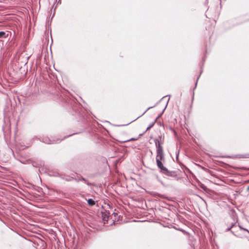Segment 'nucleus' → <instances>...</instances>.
Returning <instances> with one entry per match:
<instances>
[{
    "label": "nucleus",
    "mask_w": 249,
    "mask_h": 249,
    "mask_svg": "<svg viewBox=\"0 0 249 249\" xmlns=\"http://www.w3.org/2000/svg\"><path fill=\"white\" fill-rule=\"evenodd\" d=\"M156 162L160 172L169 177H177V175L175 171L168 170L162 163L161 161L164 160L163 150H156Z\"/></svg>",
    "instance_id": "f257e3e1"
},
{
    "label": "nucleus",
    "mask_w": 249,
    "mask_h": 249,
    "mask_svg": "<svg viewBox=\"0 0 249 249\" xmlns=\"http://www.w3.org/2000/svg\"><path fill=\"white\" fill-rule=\"evenodd\" d=\"M164 141V136L160 135L154 140L156 150H163L162 145Z\"/></svg>",
    "instance_id": "7ed1b4c3"
},
{
    "label": "nucleus",
    "mask_w": 249,
    "mask_h": 249,
    "mask_svg": "<svg viewBox=\"0 0 249 249\" xmlns=\"http://www.w3.org/2000/svg\"><path fill=\"white\" fill-rule=\"evenodd\" d=\"M238 221L237 216L235 214H232L230 217H228L225 220V226L227 227L226 231H231V229L234 227Z\"/></svg>",
    "instance_id": "f03ea898"
},
{
    "label": "nucleus",
    "mask_w": 249,
    "mask_h": 249,
    "mask_svg": "<svg viewBox=\"0 0 249 249\" xmlns=\"http://www.w3.org/2000/svg\"><path fill=\"white\" fill-rule=\"evenodd\" d=\"M80 180L83 181H86V179L82 177L80 179Z\"/></svg>",
    "instance_id": "f8f14e48"
},
{
    "label": "nucleus",
    "mask_w": 249,
    "mask_h": 249,
    "mask_svg": "<svg viewBox=\"0 0 249 249\" xmlns=\"http://www.w3.org/2000/svg\"><path fill=\"white\" fill-rule=\"evenodd\" d=\"M240 228L241 229H242V230H244V231H248V232L249 233V231L247 229H245V228H241L240 226Z\"/></svg>",
    "instance_id": "9b49d317"
},
{
    "label": "nucleus",
    "mask_w": 249,
    "mask_h": 249,
    "mask_svg": "<svg viewBox=\"0 0 249 249\" xmlns=\"http://www.w3.org/2000/svg\"><path fill=\"white\" fill-rule=\"evenodd\" d=\"M142 115L139 116L138 117H137V118H136V119H134L133 120V122H134L135 121H136V120H137L138 118H139L140 117H141Z\"/></svg>",
    "instance_id": "a211bd4d"
},
{
    "label": "nucleus",
    "mask_w": 249,
    "mask_h": 249,
    "mask_svg": "<svg viewBox=\"0 0 249 249\" xmlns=\"http://www.w3.org/2000/svg\"><path fill=\"white\" fill-rule=\"evenodd\" d=\"M142 115L139 116L138 117H137V118H136V119H134L133 120V122H134L135 121H136V120H137L138 118H139L140 117H141Z\"/></svg>",
    "instance_id": "aec40b11"
},
{
    "label": "nucleus",
    "mask_w": 249,
    "mask_h": 249,
    "mask_svg": "<svg viewBox=\"0 0 249 249\" xmlns=\"http://www.w3.org/2000/svg\"><path fill=\"white\" fill-rule=\"evenodd\" d=\"M33 166H36V164H33Z\"/></svg>",
    "instance_id": "412c9836"
},
{
    "label": "nucleus",
    "mask_w": 249,
    "mask_h": 249,
    "mask_svg": "<svg viewBox=\"0 0 249 249\" xmlns=\"http://www.w3.org/2000/svg\"><path fill=\"white\" fill-rule=\"evenodd\" d=\"M87 202H88V205L90 206H92L94 205H95V201L93 200L91 198H89V199H88Z\"/></svg>",
    "instance_id": "423d86ee"
},
{
    "label": "nucleus",
    "mask_w": 249,
    "mask_h": 249,
    "mask_svg": "<svg viewBox=\"0 0 249 249\" xmlns=\"http://www.w3.org/2000/svg\"><path fill=\"white\" fill-rule=\"evenodd\" d=\"M142 115L139 116L138 117H137V118H136V119H134L133 120V122H134L135 121H136V120H137L138 118H139L140 117H141Z\"/></svg>",
    "instance_id": "6ab92c4d"
},
{
    "label": "nucleus",
    "mask_w": 249,
    "mask_h": 249,
    "mask_svg": "<svg viewBox=\"0 0 249 249\" xmlns=\"http://www.w3.org/2000/svg\"><path fill=\"white\" fill-rule=\"evenodd\" d=\"M101 216L102 218L103 222L104 223H106V222H107L108 220V216L107 213V212H101Z\"/></svg>",
    "instance_id": "20e7f679"
},
{
    "label": "nucleus",
    "mask_w": 249,
    "mask_h": 249,
    "mask_svg": "<svg viewBox=\"0 0 249 249\" xmlns=\"http://www.w3.org/2000/svg\"><path fill=\"white\" fill-rule=\"evenodd\" d=\"M136 140V139H135V138H131L130 140H128L127 141H135V140Z\"/></svg>",
    "instance_id": "ddd939ff"
},
{
    "label": "nucleus",
    "mask_w": 249,
    "mask_h": 249,
    "mask_svg": "<svg viewBox=\"0 0 249 249\" xmlns=\"http://www.w3.org/2000/svg\"><path fill=\"white\" fill-rule=\"evenodd\" d=\"M153 107H149L144 112L142 115L143 114H144L148 110H149V109L152 108Z\"/></svg>",
    "instance_id": "1a4fd4ad"
},
{
    "label": "nucleus",
    "mask_w": 249,
    "mask_h": 249,
    "mask_svg": "<svg viewBox=\"0 0 249 249\" xmlns=\"http://www.w3.org/2000/svg\"><path fill=\"white\" fill-rule=\"evenodd\" d=\"M201 187L204 190H205V189H206V187L204 185H202L201 186Z\"/></svg>",
    "instance_id": "9d476101"
},
{
    "label": "nucleus",
    "mask_w": 249,
    "mask_h": 249,
    "mask_svg": "<svg viewBox=\"0 0 249 249\" xmlns=\"http://www.w3.org/2000/svg\"><path fill=\"white\" fill-rule=\"evenodd\" d=\"M43 142L47 144H52L54 143V141H51L48 138L43 139Z\"/></svg>",
    "instance_id": "39448f33"
},
{
    "label": "nucleus",
    "mask_w": 249,
    "mask_h": 249,
    "mask_svg": "<svg viewBox=\"0 0 249 249\" xmlns=\"http://www.w3.org/2000/svg\"><path fill=\"white\" fill-rule=\"evenodd\" d=\"M6 33L4 32H0V38H6Z\"/></svg>",
    "instance_id": "0eeeda50"
},
{
    "label": "nucleus",
    "mask_w": 249,
    "mask_h": 249,
    "mask_svg": "<svg viewBox=\"0 0 249 249\" xmlns=\"http://www.w3.org/2000/svg\"><path fill=\"white\" fill-rule=\"evenodd\" d=\"M155 124V122L152 123V124H151L146 129V130H149V129H150L154 124Z\"/></svg>",
    "instance_id": "6e6552de"
},
{
    "label": "nucleus",
    "mask_w": 249,
    "mask_h": 249,
    "mask_svg": "<svg viewBox=\"0 0 249 249\" xmlns=\"http://www.w3.org/2000/svg\"><path fill=\"white\" fill-rule=\"evenodd\" d=\"M86 183H87L88 185H89V182L88 181V180L86 179V181H84Z\"/></svg>",
    "instance_id": "4468645a"
},
{
    "label": "nucleus",
    "mask_w": 249,
    "mask_h": 249,
    "mask_svg": "<svg viewBox=\"0 0 249 249\" xmlns=\"http://www.w3.org/2000/svg\"><path fill=\"white\" fill-rule=\"evenodd\" d=\"M56 0L57 1V0ZM57 3L60 4L61 3V0H58Z\"/></svg>",
    "instance_id": "dca6fc26"
},
{
    "label": "nucleus",
    "mask_w": 249,
    "mask_h": 249,
    "mask_svg": "<svg viewBox=\"0 0 249 249\" xmlns=\"http://www.w3.org/2000/svg\"><path fill=\"white\" fill-rule=\"evenodd\" d=\"M142 115L139 116L138 117H137V118H136V119H134L133 120V122H134L135 121H136V120H137L138 118H139L140 117H141Z\"/></svg>",
    "instance_id": "f3484780"
},
{
    "label": "nucleus",
    "mask_w": 249,
    "mask_h": 249,
    "mask_svg": "<svg viewBox=\"0 0 249 249\" xmlns=\"http://www.w3.org/2000/svg\"><path fill=\"white\" fill-rule=\"evenodd\" d=\"M113 214H114V216L115 217V216H116V215H117L118 214H117V213H113Z\"/></svg>",
    "instance_id": "2eb2a0df"
},
{
    "label": "nucleus",
    "mask_w": 249,
    "mask_h": 249,
    "mask_svg": "<svg viewBox=\"0 0 249 249\" xmlns=\"http://www.w3.org/2000/svg\"><path fill=\"white\" fill-rule=\"evenodd\" d=\"M231 233H233V232L232 231H231Z\"/></svg>",
    "instance_id": "4be33fe9"
}]
</instances>
